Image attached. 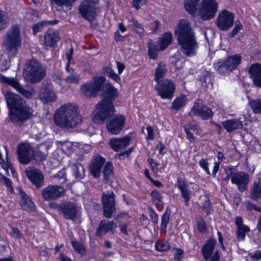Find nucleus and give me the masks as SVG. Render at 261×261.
Instances as JSON below:
<instances>
[{
    "label": "nucleus",
    "instance_id": "f257e3e1",
    "mask_svg": "<svg viewBox=\"0 0 261 261\" xmlns=\"http://www.w3.org/2000/svg\"><path fill=\"white\" fill-rule=\"evenodd\" d=\"M5 96L9 109V118L13 124L22 125L33 117V109L19 95L7 91Z\"/></svg>",
    "mask_w": 261,
    "mask_h": 261
},
{
    "label": "nucleus",
    "instance_id": "f03ea898",
    "mask_svg": "<svg viewBox=\"0 0 261 261\" xmlns=\"http://www.w3.org/2000/svg\"><path fill=\"white\" fill-rule=\"evenodd\" d=\"M102 95L103 98L95 106V110L92 113L93 121L98 124H103L115 113L113 101L118 94L116 89L108 83L103 86Z\"/></svg>",
    "mask_w": 261,
    "mask_h": 261
},
{
    "label": "nucleus",
    "instance_id": "7ed1b4c3",
    "mask_svg": "<svg viewBox=\"0 0 261 261\" xmlns=\"http://www.w3.org/2000/svg\"><path fill=\"white\" fill-rule=\"evenodd\" d=\"M175 35L181 52L187 57H192L196 54L198 48L194 32L189 21L181 19L175 29Z\"/></svg>",
    "mask_w": 261,
    "mask_h": 261
},
{
    "label": "nucleus",
    "instance_id": "20e7f679",
    "mask_svg": "<svg viewBox=\"0 0 261 261\" xmlns=\"http://www.w3.org/2000/svg\"><path fill=\"white\" fill-rule=\"evenodd\" d=\"M54 119L57 126L63 128L75 127L81 122L78 108L75 105L70 103L60 107L56 112Z\"/></svg>",
    "mask_w": 261,
    "mask_h": 261
},
{
    "label": "nucleus",
    "instance_id": "39448f33",
    "mask_svg": "<svg viewBox=\"0 0 261 261\" xmlns=\"http://www.w3.org/2000/svg\"><path fill=\"white\" fill-rule=\"evenodd\" d=\"M3 45L10 58H14L21 47V30L17 25H12L3 37Z\"/></svg>",
    "mask_w": 261,
    "mask_h": 261
},
{
    "label": "nucleus",
    "instance_id": "423d86ee",
    "mask_svg": "<svg viewBox=\"0 0 261 261\" xmlns=\"http://www.w3.org/2000/svg\"><path fill=\"white\" fill-rule=\"evenodd\" d=\"M25 68L23 71V76L28 82L31 83L40 82L45 76L46 66L38 60L33 59L25 62Z\"/></svg>",
    "mask_w": 261,
    "mask_h": 261
},
{
    "label": "nucleus",
    "instance_id": "0eeeda50",
    "mask_svg": "<svg viewBox=\"0 0 261 261\" xmlns=\"http://www.w3.org/2000/svg\"><path fill=\"white\" fill-rule=\"evenodd\" d=\"M100 11L99 0H84L80 4L78 12L85 20L92 22L98 16Z\"/></svg>",
    "mask_w": 261,
    "mask_h": 261
},
{
    "label": "nucleus",
    "instance_id": "6e6552de",
    "mask_svg": "<svg viewBox=\"0 0 261 261\" xmlns=\"http://www.w3.org/2000/svg\"><path fill=\"white\" fill-rule=\"evenodd\" d=\"M105 82V78L103 76L93 77L91 81L81 86L82 92L86 97H95L98 95Z\"/></svg>",
    "mask_w": 261,
    "mask_h": 261
},
{
    "label": "nucleus",
    "instance_id": "1a4fd4ad",
    "mask_svg": "<svg viewBox=\"0 0 261 261\" xmlns=\"http://www.w3.org/2000/svg\"><path fill=\"white\" fill-rule=\"evenodd\" d=\"M218 9V3L216 0H202L199 15L202 20H209L215 17Z\"/></svg>",
    "mask_w": 261,
    "mask_h": 261
},
{
    "label": "nucleus",
    "instance_id": "9d476101",
    "mask_svg": "<svg viewBox=\"0 0 261 261\" xmlns=\"http://www.w3.org/2000/svg\"><path fill=\"white\" fill-rule=\"evenodd\" d=\"M234 14L224 9L219 13L215 24L220 30L227 31L232 27L234 23Z\"/></svg>",
    "mask_w": 261,
    "mask_h": 261
},
{
    "label": "nucleus",
    "instance_id": "9b49d317",
    "mask_svg": "<svg viewBox=\"0 0 261 261\" xmlns=\"http://www.w3.org/2000/svg\"><path fill=\"white\" fill-rule=\"evenodd\" d=\"M175 85L171 80L164 79L155 86L158 95L163 99H171L174 96Z\"/></svg>",
    "mask_w": 261,
    "mask_h": 261
},
{
    "label": "nucleus",
    "instance_id": "f8f14e48",
    "mask_svg": "<svg viewBox=\"0 0 261 261\" xmlns=\"http://www.w3.org/2000/svg\"><path fill=\"white\" fill-rule=\"evenodd\" d=\"M66 190L61 186L57 185H49L41 191L43 198L47 201L54 200L63 197Z\"/></svg>",
    "mask_w": 261,
    "mask_h": 261
},
{
    "label": "nucleus",
    "instance_id": "ddd939ff",
    "mask_svg": "<svg viewBox=\"0 0 261 261\" xmlns=\"http://www.w3.org/2000/svg\"><path fill=\"white\" fill-rule=\"evenodd\" d=\"M103 205V215L105 217L110 219L116 212L115 198L113 192L103 193L101 197Z\"/></svg>",
    "mask_w": 261,
    "mask_h": 261
},
{
    "label": "nucleus",
    "instance_id": "4468645a",
    "mask_svg": "<svg viewBox=\"0 0 261 261\" xmlns=\"http://www.w3.org/2000/svg\"><path fill=\"white\" fill-rule=\"evenodd\" d=\"M0 82L13 87L27 98H30L34 94L33 90H27L20 84L17 79L8 77L0 74Z\"/></svg>",
    "mask_w": 261,
    "mask_h": 261
},
{
    "label": "nucleus",
    "instance_id": "2eb2a0df",
    "mask_svg": "<svg viewBox=\"0 0 261 261\" xmlns=\"http://www.w3.org/2000/svg\"><path fill=\"white\" fill-rule=\"evenodd\" d=\"M17 154L19 162L24 165L28 164L35 156L33 148L27 143L17 146Z\"/></svg>",
    "mask_w": 261,
    "mask_h": 261
},
{
    "label": "nucleus",
    "instance_id": "dca6fc26",
    "mask_svg": "<svg viewBox=\"0 0 261 261\" xmlns=\"http://www.w3.org/2000/svg\"><path fill=\"white\" fill-rule=\"evenodd\" d=\"M189 115L191 117L198 115L202 120H208L212 118L213 113L211 109L195 101Z\"/></svg>",
    "mask_w": 261,
    "mask_h": 261
},
{
    "label": "nucleus",
    "instance_id": "f3484780",
    "mask_svg": "<svg viewBox=\"0 0 261 261\" xmlns=\"http://www.w3.org/2000/svg\"><path fill=\"white\" fill-rule=\"evenodd\" d=\"M27 177L36 188H41L44 184V176L41 171L34 167H28L25 170Z\"/></svg>",
    "mask_w": 261,
    "mask_h": 261
},
{
    "label": "nucleus",
    "instance_id": "a211bd4d",
    "mask_svg": "<svg viewBox=\"0 0 261 261\" xmlns=\"http://www.w3.org/2000/svg\"><path fill=\"white\" fill-rule=\"evenodd\" d=\"M125 121V118L123 115H116L107 124V128L111 134L117 135L123 129Z\"/></svg>",
    "mask_w": 261,
    "mask_h": 261
},
{
    "label": "nucleus",
    "instance_id": "6ab92c4d",
    "mask_svg": "<svg viewBox=\"0 0 261 261\" xmlns=\"http://www.w3.org/2000/svg\"><path fill=\"white\" fill-rule=\"evenodd\" d=\"M249 178V175L247 173L239 172L231 178V181L237 186L239 191L243 192L248 189Z\"/></svg>",
    "mask_w": 261,
    "mask_h": 261
},
{
    "label": "nucleus",
    "instance_id": "aec40b11",
    "mask_svg": "<svg viewBox=\"0 0 261 261\" xmlns=\"http://www.w3.org/2000/svg\"><path fill=\"white\" fill-rule=\"evenodd\" d=\"M105 161L106 159L99 155L94 156L91 161L89 170L94 178H97L100 176L101 168Z\"/></svg>",
    "mask_w": 261,
    "mask_h": 261
},
{
    "label": "nucleus",
    "instance_id": "412c9836",
    "mask_svg": "<svg viewBox=\"0 0 261 261\" xmlns=\"http://www.w3.org/2000/svg\"><path fill=\"white\" fill-rule=\"evenodd\" d=\"M248 74L253 84L258 88H261V64L256 63L251 65Z\"/></svg>",
    "mask_w": 261,
    "mask_h": 261
},
{
    "label": "nucleus",
    "instance_id": "4be33fe9",
    "mask_svg": "<svg viewBox=\"0 0 261 261\" xmlns=\"http://www.w3.org/2000/svg\"><path fill=\"white\" fill-rule=\"evenodd\" d=\"M59 209L63 214V216L66 219L73 220L76 217L77 207L72 202H65L60 205Z\"/></svg>",
    "mask_w": 261,
    "mask_h": 261
},
{
    "label": "nucleus",
    "instance_id": "5701e85b",
    "mask_svg": "<svg viewBox=\"0 0 261 261\" xmlns=\"http://www.w3.org/2000/svg\"><path fill=\"white\" fill-rule=\"evenodd\" d=\"M130 137L126 136L120 138H113L109 141V145L114 151L118 152L125 149L129 144Z\"/></svg>",
    "mask_w": 261,
    "mask_h": 261
},
{
    "label": "nucleus",
    "instance_id": "b1692460",
    "mask_svg": "<svg viewBox=\"0 0 261 261\" xmlns=\"http://www.w3.org/2000/svg\"><path fill=\"white\" fill-rule=\"evenodd\" d=\"M116 225L113 221H110L106 219L101 220L96 229L95 235L96 236H102L108 232H113Z\"/></svg>",
    "mask_w": 261,
    "mask_h": 261
},
{
    "label": "nucleus",
    "instance_id": "393cba45",
    "mask_svg": "<svg viewBox=\"0 0 261 261\" xmlns=\"http://www.w3.org/2000/svg\"><path fill=\"white\" fill-rule=\"evenodd\" d=\"M20 195V204L24 210H35V205L29 196L20 187L16 188Z\"/></svg>",
    "mask_w": 261,
    "mask_h": 261
},
{
    "label": "nucleus",
    "instance_id": "a878e982",
    "mask_svg": "<svg viewBox=\"0 0 261 261\" xmlns=\"http://www.w3.org/2000/svg\"><path fill=\"white\" fill-rule=\"evenodd\" d=\"M44 38L46 45L54 47L60 40V35L57 30L49 29L45 33Z\"/></svg>",
    "mask_w": 261,
    "mask_h": 261
},
{
    "label": "nucleus",
    "instance_id": "bb28decb",
    "mask_svg": "<svg viewBox=\"0 0 261 261\" xmlns=\"http://www.w3.org/2000/svg\"><path fill=\"white\" fill-rule=\"evenodd\" d=\"M216 241L212 239L207 240L203 244L201 248V252L203 257L206 261L212 256L216 245Z\"/></svg>",
    "mask_w": 261,
    "mask_h": 261
},
{
    "label": "nucleus",
    "instance_id": "cd10ccee",
    "mask_svg": "<svg viewBox=\"0 0 261 261\" xmlns=\"http://www.w3.org/2000/svg\"><path fill=\"white\" fill-rule=\"evenodd\" d=\"M222 125L227 132L230 133L243 127V122L237 119L227 120L222 122Z\"/></svg>",
    "mask_w": 261,
    "mask_h": 261
},
{
    "label": "nucleus",
    "instance_id": "c85d7f7f",
    "mask_svg": "<svg viewBox=\"0 0 261 261\" xmlns=\"http://www.w3.org/2000/svg\"><path fill=\"white\" fill-rule=\"evenodd\" d=\"M76 0H51V2L55 4L56 10L61 12H66L70 10L73 3Z\"/></svg>",
    "mask_w": 261,
    "mask_h": 261
},
{
    "label": "nucleus",
    "instance_id": "c756f323",
    "mask_svg": "<svg viewBox=\"0 0 261 261\" xmlns=\"http://www.w3.org/2000/svg\"><path fill=\"white\" fill-rule=\"evenodd\" d=\"M177 185L178 188L180 191L181 196L184 199L185 202L186 203V205H188V202L190 199V191L189 190L188 186L186 184L184 180L181 177L177 178Z\"/></svg>",
    "mask_w": 261,
    "mask_h": 261
},
{
    "label": "nucleus",
    "instance_id": "7c9ffc66",
    "mask_svg": "<svg viewBox=\"0 0 261 261\" xmlns=\"http://www.w3.org/2000/svg\"><path fill=\"white\" fill-rule=\"evenodd\" d=\"M40 99L43 103L54 101L57 98L55 92L48 88H42L39 94Z\"/></svg>",
    "mask_w": 261,
    "mask_h": 261
},
{
    "label": "nucleus",
    "instance_id": "2f4dec72",
    "mask_svg": "<svg viewBox=\"0 0 261 261\" xmlns=\"http://www.w3.org/2000/svg\"><path fill=\"white\" fill-rule=\"evenodd\" d=\"M172 33L168 32L164 33L158 39V44L160 46V50L165 49L172 42Z\"/></svg>",
    "mask_w": 261,
    "mask_h": 261
},
{
    "label": "nucleus",
    "instance_id": "473e14b6",
    "mask_svg": "<svg viewBox=\"0 0 261 261\" xmlns=\"http://www.w3.org/2000/svg\"><path fill=\"white\" fill-rule=\"evenodd\" d=\"M58 22V20L54 19L53 20H43L40 22L34 24L32 25L33 34L34 35H36V34L41 31L45 26L54 25L57 24Z\"/></svg>",
    "mask_w": 261,
    "mask_h": 261
},
{
    "label": "nucleus",
    "instance_id": "72a5a7b5",
    "mask_svg": "<svg viewBox=\"0 0 261 261\" xmlns=\"http://www.w3.org/2000/svg\"><path fill=\"white\" fill-rule=\"evenodd\" d=\"M250 197L255 201L261 199V180L260 179L253 183L250 190Z\"/></svg>",
    "mask_w": 261,
    "mask_h": 261
},
{
    "label": "nucleus",
    "instance_id": "f704fd0d",
    "mask_svg": "<svg viewBox=\"0 0 261 261\" xmlns=\"http://www.w3.org/2000/svg\"><path fill=\"white\" fill-rule=\"evenodd\" d=\"M167 69L165 64L161 62L158 64L154 73V81L158 83L162 82L161 79L164 77L167 73Z\"/></svg>",
    "mask_w": 261,
    "mask_h": 261
},
{
    "label": "nucleus",
    "instance_id": "c9c22d12",
    "mask_svg": "<svg viewBox=\"0 0 261 261\" xmlns=\"http://www.w3.org/2000/svg\"><path fill=\"white\" fill-rule=\"evenodd\" d=\"M200 0H185L184 4L186 10L191 14L197 13V7Z\"/></svg>",
    "mask_w": 261,
    "mask_h": 261
},
{
    "label": "nucleus",
    "instance_id": "e433bc0d",
    "mask_svg": "<svg viewBox=\"0 0 261 261\" xmlns=\"http://www.w3.org/2000/svg\"><path fill=\"white\" fill-rule=\"evenodd\" d=\"M72 174L76 178L82 179L85 176V170L80 164L75 163L70 165Z\"/></svg>",
    "mask_w": 261,
    "mask_h": 261
},
{
    "label": "nucleus",
    "instance_id": "4c0bfd02",
    "mask_svg": "<svg viewBox=\"0 0 261 261\" xmlns=\"http://www.w3.org/2000/svg\"><path fill=\"white\" fill-rule=\"evenodd\" d=\"M148 56L150 58L156 59L158 57V52L160 50V46L159 45L158 42H155L150 40L148 43Z\"/></svg>",
    "mask_w": 261,
    "mask_h": 261
},
{
    "label": "nucleus",
    "instance_id": "58836bf2",
    "mask_svg": "<svg viewBox=\"0 0 261 261\" xmlns=\"http://www.w3.org/2000/svg\"><path fill=\"white\" fill-rule=\"evenodd\" d=\"M171 212V209L169 207H167L161 217V223L160 229L162 232L166 231L167 225L170 221Z\"/></svg>",
    "mask_w": 261,
    "mask_h": 261
},
{
    "label": "nucleus",
    "instance_id": "ea45409f",
    "mask_svg": "<svg viewBox=\"0 0 261 261\" xmlns=\"http://www.w3.org/2000/svg\"><path fill=\"white\" fill-rule=\"evenodd\" d=\"M215 69L220 74H226L231 72L226 60H220L214 64Z\"/></svg>",
    "mask_w": 261,
    "mask_h": 261
},
{
    "label": "nucleus",
    "instance_id": "a19ab883",
    "mask_svg": "<svg viewBox=\"0 0 261 261\" xmlns=\"http://www.w3.org/2000/svg\"><path fill=\"white\" fill-rule=\"evenodd\" d=\"M187 99L186 96L181 95L176 97L172 102L171 108L175 111H179L184 107L187 103Z\"/></svg>",
    "mask_w": 261,
    "mask_h": 261
},
{
    "label": "nucleus",
    "instance_id": "79ce46f5",
    "mask_svg": "<svg viewBox=\"0 0 261 261\" xmlns=\"http://www.w3.org/2000/svg\"><path fill=\"white\" fill-rule=\"evenodd\" d=\"M226 61L228 64V66L230 71H232L233 70L235 69L241 63V57L238 55L231 56L226 59Z\"/></svg>",
    "mask_w": 261,
    "mask_h": 261
},
{
    "label": "nucleus",
    "instance_id": "37998d69",
    "mask_svg": "<svg viewBox=\"0 0 261 261\" xmlns=\"http://www.w3.org/2000/svg\"><path fill=\"white\" fill-rule=\"evenodd\" d=\"M113 167L112 164L110 162L106 163L105 165L103 170V174L104 175V179L109 180L113 175Z\"/></svg>",
    "mask_w": 261,
    "mask_h": 261
},
{
    "label": "nucleus",
    "instance_id": "c03bdc74",
    "mask_svg": "<svg viewBox=\"0 0 261 261\" xmlns=\"http://www.w3.org/2000/svg\"><path fill=\"white\" fill-rule=\"evenodd\" d=\"M249 104L253 113L261 114V99H249Z\"/></svg>",
    "mask_w": 261,
    "mask_h": 261
},
{
    "label": "nucleus",
    "instance_id": "a18cd8bd",
    "mask_svg": "<svg viewBox=\"0 0 261 261\" xmlns=\"http://www.w3.org/2000/svg\"><path fill=\"white\" fill-rule=\"evenodd\" d=\"M185 126L189 130H192L195 132V134L197 135H200L201 133L200 126L199 125L198 122L194 119L190 121Z\"/></svg>",
    "mask_w": 261,
    "mask_h": 261
},
{
    "label": "nucleus",
    "instance_id": "49530a36",
    "mask_svg": "<svg viewBox=\"0 0 261 261\" xmlns=\"http://www.w3.org/2000/svg\"><path fill=\"white\" fill-rule=\"evenodd\" d=\"M249 231L250 228L246 225L237 227V234L238 239L239 240H244L245 238L246 233Z\"/></svg>",
    "mask_w": 261,
    "mask_h": 261
},
{
    "label": "nucleus",
    "instance_id": "de8ad7c7",
    "mask_svg": "<svg viewBox=\"0 0 261 261\" xmlns=\"http://www.w3.org/2000/svg\"><path fill=\"white\" fill-rule=\"evenodd\" d=\"M151 196V200L153 204L158 205L160 203L163 198L162 194L157 190H153L150 193Z\"/></svg>",
    "mask_w": 261,
    "mask_h": 261
},
{
    "label": "nucleus",
    "instance_id": "09e8293b",
    "mask_svg": "<svg viewBox=\"0 0 261 261\" xmlns=\"http://www.w3.org/2000/svg\"><path fill=\"white\" fill-rule=\"evenodd\" d=\"M132 23L133 29L135 32L139 34L140 35H142L144 34V29L143 26L142 25V24L139 23L136 19H132Z\"/></svg>",
    "mask_w": 261,
    "mask_h": 261
},
{
    "label": "nucleus",
    "instance_id": "8fccbe9b",
    "mask_svg": "<svg viewBox=\"0 0 261 261\" xmlns=\"http://www.w3.org/2000/svg\"><path fill=\"white\" fill-rule=\"evenodd\" d=\"M105 74L109 77L116 82L120 81V78L110 67H107L105 68Z\"/></svg>",
    "mask_w": 261,
    "mask_h": 261
},
{
    "label": "nucleus",
    "instance_id": "3c124183",
    "mask_svg": "<svg viewBox=\"0 0 261 261\" xmlns=\"http://www.w3.org/2000/svg\"><path fill=\"white\" fill-rule=\"evenodd\" d=\"M54 178L58 180L59 184L66 182L67 178L65 171L64 169L60 170L54 175Z\"/></svg>",
    "mask_w": 261,
    "mask_h": 261
},
{
    "label": "nucleus",
    "instance_id": "603ef678",
    "mask_svg": "<svg viewBox=\"0 0 261 261\" xmlns=\"http://www.w3.org/2000/svg\"><path fill=\"white\" fill-rule=\"evenodd\" d=\"M72 245L75 251L82 254L85 253V249L83 246V245L76 241H72Z\"/></svg>",
    "mask_w": 261,
    "mask_h": 261
},
{
    "label": "nucleus",
    "instance_id": "864d4df0",
    "mask_svg": "<svg viewBox=\"0 0 261 261\" xmlns=\"http://www.w3.org/2000/svg\"><path fill=\"white\" fill-rule=\"evenodd\" d=\"M155 248L159 251H166L170 249V245L168 242H159L156 243Z\"/></svg>",
    "mask_w": 261,
    "mask_h": 261
},
{
    "label": "nucleus",
    "instance_id": "5fc2aeb1",
    "mask_svg": "<svg viewBox=\"0 0 261 261\" xmlns=\"http://www.w3.org/2000/svg\"><path fill=\"white\" fill-rule=\"evenodd\" d=\"M80 77L76 73H71L69 75L66 77L65 81L68 83L78 84L79 83Z\"/></svg>",
    "mask_w": 261,
    "mask_h": 261
},
{
    "label": "nucleus",
    "instance_id": "6e6d98bb",
    "mask_svg": "<svg viewBox=\"0 0 261 261\" xmlns=\"http://www.w3.org/2000/svg\"><path fill=\"white\" fill-rule=\"evenodd\" d=\"M0 181L6 185L8 189H9L11 193L14 192V189L12 185V182L9 178H7L4 175H2L0 177Z\"/></svg>",
    "mask_w": 261,
    "mask_h": 261
},
{
    "label": "nucleus",
    "instance_id": "4d7b16f0",
    "mask_svg": "<svg viewBox=\"0 0 261 261\" xmlns=\"http://www.w3.org/2000/svg\"><path fill=\"white\" fill-rule=\"evenodd\" d=\"M9 24V19L7 18H4L2 12L0 11V31L5 30Z\"/></svg>",
    "mask_w": 261,
    "mask_h": 261
},
{
    "label": "nucleus",
    "instance_id": "13d9d810",
    "mask_svg": "<svg viewBox=\"0 0 261 261\" xmlns=\"http://www.w3.org/2000/svg\"><path fill=\"white\" fill-rule=\"evenodd\" d=\"M149 216H150V220H151V222L154 224H158L159 217H158L157 214L155 213V212L154 210H153L151 208H149Z\"/></svg>",
    "mask_w": 261,
    "mask_h": 261
},
{
    "label": "nucleus",
    "instance_id": "bf43d9fd",
    "mask_svg": "<svg viewBox=\"0 0 261 261\" xmlns=\"http://www.w3.org/2000/svg\"><path fill=\"white\" fill-rule=\"evenodd\" d=\"M245 207L248 210H254L258 212H261V207H259L255 204L250 202H247L245 203Z\"/></svg>",
    "mask_w": 261,
    "mask_h": 261
},
{
    "label": "nucleus",
    "instance_id": "052dcab7",
    "mask_svg": "<svg viewBox=\"0 0 261 261\" xmlns=\"http://www.w3.org/2000/svg\"><path fill=\"white\" fill-rule=\"evenodd\" d=\"M208 163L205 159H201L199 161L200 166L208 174H210V171L208 167Z\"/></svg>",
    "mask_w": 261,
    "mask_h": 261
},
{
    "label": "nucleus",
    "instance_id": "680f3d73",
    "mask_svg": "<svg viewBox=\"0 0 261 261\" xmlns=\"http://www.w3.org/2000/svg\"><path fill=\"white\" fill-rule=\"evenodd\" d=\"M242 25L239 21H236L235 22L234 28L233 29L232 31L231 32V34L232 36L236 35L240 30L242 29Z\"/></svg>",
    "mask_w": 261,
    "mask_h": 261
},
{
    "label": "nucleus",
    "instance_id": "e2e57ef3",
    "mask_svg": "<svg viewBox=\"0 0 261 261\" xmlns=\"http://www.w3.org/2000/svg\"><path fill=\"white\" fill-rule=\"evenodd\" d=\"M147 161L150 165L152 170L154 172H157L158 171V166L160 164L158 163H156L152 158H148Z\"/></svg>",
    "mask_w": 261,
    "mask_h": 261
},
{
    "label": "nucleus",
    "instance_id": "0e129e2a",
    "mask_svg": "<svg viewBox=\"0 0 261 261\" xmlns=\"http://www.w3.org/2000/svg\"><path fill=\"white\" fill-rule=\"evenodd\" d=\"M184 128L187 135V138L191 143H194L195 142V137L193 136V134L186 126H184Z\"/></svg>",
    "mask_w": 261,
    "mask_h": 261
},
{
    "label": "nucleus",
    "instance_id": "69168bd1",
    "mask_svg": "<svg viewBox=\"0 0 261 261\" xmlns=\"http://www.w3.org/2000/svg\"><path fill=\"white\" fill-rule=\"evenodd\" d=\"M184 251L180 249H177L174 254V261H180L183 258Z\"/></svg>",
    "mask_w": 261,
    "mask_h": 261
},
{
    "label": "nucleus",
    "instance_id": "338daca9",
    "mask_svg": "<svg viewBox=\"0 0 261 261\" xmlns=\"http://www.w3.org/2000/svg\"><path fill=\"white\" fill-rule=\"evenodd\" d=\"M198 230L201 232H206L207 229L206 226V223L203 220H201L198 222L197 225Z\"/></svg>",
    "mask_w": 261,
    "mask_h": 261
},
{
    "label": "nucleus",
    "instance_id": "774afa93",
    "mask_svg": "<svg viewBox=\"0 0 261 261\" xmlns=\"http://www.w3.org/2000/svg\"><path fill=\"white\" fill-rule=\"evenodd\" d=\"M236 171V170L235 169L233 168H228L227 169H225V173L226 174V178L227 179H228V178H230V179L234 176V175H235L237 172H235Z\"/></svg>",
    "mask_w": 261,
    "mask_h": 261
}]
</instances>
